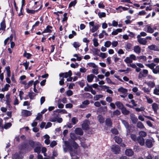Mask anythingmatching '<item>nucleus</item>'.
I'll return each mask as SVG.
<instances>
[{
  "mask_svg": "<svg viewBox=\"0 0 159 159\" xmlns=\"http://www.w3.org/2000/svg\"><path fill=\"white\" fill-rule=\"evenodd\" d=\"M111 44V42L110 41H106L104 43V46L107 48H109Z\"/></svg>",
  "mask_w": 159,
  "mask_h": 159,
  "instance_id": "obj_60",
  "label": "nucleus"
},
{
  "mask_svg": "<svg viewBox=\"0 0 159 159\" xmlns=\"http://www.w3.org/2000/svg\"><path fill=\"white\" fill-rule=\"evenodd\" d=\"M43 137L45 139V140L44 141L45 143L47 145L49 144L50 143L49 136L48 134H46L44 135Z\"/></svg>",
  "mask_w": 159,
  "mask_h": 159,
  "instance_id": "obj_18",
  "label": "nucleus"
},
{
  "mask_svg": "<svg viewBox=\"0 0 159 159\" xmlns=\"http://www.w3.org/2000/svg\"><path fill=\"white\" fill-rule=\"evenodd\" d=\"M22 114L24 116H30L32 113L30 111L27 110H23L22 111Z\"/></svg>",
  "mask_w": 159,
  "mask_h": 159,
  "instance_id": "obj_16",
  "label": "nucleus"
},
{
  "mask_svg": "<svg viewBox=\"0 0 159 159\" xmlns=\"http://www.w3.org/2000/svg\"><path fill=\"white\" fill-rule=\"evenodd\" d=\"M142 90L143 91L148 94H149L151 91V89H149L148 88L144 87L142 89Z\"/></svg>",
  "mask_w": 159,
  "mask_h": 159,
  "instance_id": "obj_38",
  "label": "nucleus"
},
{
  "mask_svg": "<svg viewBox=\"0 0 159 159\" xmlns=\"http://www.w3.org/2000/svg\"><path fill=\"white\" fill-rule=\"evenodd\" d=\"M154 142L153 139H147L145 142L146 145L148 148H151Z\"/></svg>",
  "mask_w": 159,
  "mask_h": 159,
  "instance_id": "obj_7",
  "label": "nucleus"
},
{
  "mask_svg": "<svg viewBox=\"0 0 159 159\" xmlns=\"http://www.w3.org/2000/svg\"><path fill=\"white\" fill-rule=\"evenodd\" d=\"M10 94H7L5 96L6 98V101L7 103V105H9L10 102Z\"/></svg>",
  "mask_w": 159,
  "mask_h": 159,
  "instance_id": "obj_37",
  "label": "nucleus"
},
{
  "mask_svg": "<svg viewBox=\"0 0 159 159\" xmlns=\"http://www.w3.org/2000/svg\"><path fill=\"white\" fill-rule=\"evenodd\" d=\"M134 51L137 54H139L141 52V48L139 46H136L134 47Z\"/></svg>",
  "mask_w": 159,
  "mask_h": 159,
  "instance_id": "obj_19",
  "label": "nucleus"
},
{
  "mask_svg": "<svg viewBox=\"0 0 159 159\" xmlns=\"http://www.w3.org/2000/svg\"><path fill=\"white\" fill-rule=\"evenodd\" d=\"M106 124L107 126H111L112 124V122L110 118H107L106 120Z\"/></svg>",
  "mask_w": 159,
  "mask_h": 159,
  "instance_id": "obj_35",
  "label": "nucleus"
},
{
  "mask_svg": "<svg viewBox=\"0 0 159 159\" xmlns=\"http://www.w3.org/2000/svg\"><path fill=\"white\" fill-rule=\"evenodd\" d=\"M130 118L133 122H136L138 120L135 116L133 115H130Z\"/></svg>",
  "mask_w": 159,
  "mask_h": 159,
  "instance_id": "obj_53",
  "label": "nucleus"
},
{
  "mask_svg": "<svg viewBox=\"0 0 159 159\" xmlns=\"http://www.w3.org/2000/svg\"><path fill=\"white\" fill-rule=\"evenodd\" d=\"M152 108L154 112H156L158 108L157 104L155 103H153L152 105Z\"/></svg>",
  "mask_w": 159,
  "mask_h": 159,
  "instance_id": "obj_31",
  "label": "nucleus"
},
{
  "mask_svg": "<svg viewBox=\"0 0 159 159\" xmlns=\"http://www.w3.org/2000/svg\"><path fill=\"white\" fill-rule=\"evenodd\" d=\"M120 112L119 110H117L113 112L111 114V116L112 117L115 115L118 116L120 115Z\"/></svg>",
  "mask_w": 159,
  "mask_h": 159,
  "instance_id": "obj_49",
  "label": "nucleus"
},
{
  "mask_svg": "<svg viewBox=\"0 0 159 159\" xmlns=\"http://www.w3.org/2000/svg\"><path fill=\"white\" fill-rule=\"evenodd\" d=\"M137 140L141 145L143 146L144 145V140L143 138L138 137L137 138Z\"/></svg>",
  "mask_w": 159,
  "mask_h": 159,
  "instance_id": "obj_17",
  "label": "nucleus"
},
{
  "mask_svg": "<svg viewBox=\"0 0 159 159\" xmlns=\"http://www.w3.org/2000/svg\"><path fill=\"white\" fill-rule=\"evenodd\" d=\"M70 137L73 141L75 140L77 138L74 133H71L70 134Z\"/></svg>",
  "mask_w": 159,
  "mask_h": 159,
  "instance_id": "obj_64",
  "label": "nucleus"
},
{
  "mask_svg": "<svg viewBox=\"0 0 159 159\" xmlns=\"http://www.w3.org/2000/svg\"><path fill=\"white\" fill-rule=\"evenodd\" d=\"M67 141L68 143V144H69L70 146L71 147V150L74 152V153H75L76 154H78V153L77 152V151H79L78 149V144L74 141H73L72 142V146L74 148V150H73L72 148L70 145V143L68 141Z\"/></svg>",
  "mask_w": 159,
  "mask_h": 159,
  "instance_id": "obj_4",
  "label": "nucleus"
},
{
  "mask_svg": "<svg viewBox=\"0 0 159 159\" xmlns=\"http://www.w3.org/2000/svg\"><path fill=\"white\" fill-rule=\"evenodd\" d=\"M139 134L140 137L142 138L145 137L147 135V133L144 131H140Z\"/></svg>",
  "mask_w": 159,
  "mask_h": 159,
  "instance_id": "obj_51",
  "label": "nucleus"
},
{
  "mask_svg": "<svg viewBox=\"0 0 159 159\" xmlns=\"http://www.w3.org/2000/svg\"><path fill=\"white\" fill-rule=\"evenodd\" d=\"M147 35V33L144 32H142L140 33V34H139L137 36V38L141 37V36H145Z\"/></svg>",
  "mask_w": 159,
  "mask_h": 159,
  "instance_id": "obj_62",
  "label": "nucleus"
},
{
  "mask_svg": "<svg viewBox=\"0 0 159 159\" xmlns=\"http://www.w3.org/2000/svg\"><path fill=\"white\" fill-rule=\"evenodd\" d=\"M138 42L140 44L145 45L147 43V41L146 39L144 38H141V37L137 38Z\"/></svg>",
  "mask_w": 159,
  "mask_h": 159,
  "instance_id": "obj_11",
  "label": "nucleus"
},
{
  "mask_svg": "<svg viewBox=\"0 0 159 159\" xmlns=\"http://www.w3.org/2000/svg\"><path fill=\"white\" fill-rule=\"evenodd\" d=\"M116 9L117 10V12L120 13L122 12L123 11L127 10L128 9V8L125 7H123L122 6H119L118 7L116 8Z\"/></svg>",
  "mask_w": 159,
  "mask_h": 159,
  "instance_id": "obj_12",
  "label": "nucleus"
},
{
  "mask_svg": "<svg viewBox=\"0 0 159 159\" xmlns=\"http://www.w3.org/2000/svg\"><path fill=\"white\" fill-rule=\"evenodd\" d=\"M137 58L140 61H145L147 60V58L145 56L143 55L138 56L137 57Z\"/></svg>",
  "mask_w": 159,
  "mask_h": 159,
  "instance_id": "obj_23",
  "label": "nucleus"
},
{
  "mask_svg": "<svg viewBox=\"0 0 159 159\" xmlns=\"http://www.w3.org/2000/svg\"><path fill=\"white\" fill-rule=\"evenodd\" d=\"M103 95L101 94L96 95L93 97V99L95 101L98 100L100 98H102Z\"/></svg>",
  "mask_w": 159,
  "mask_h": 159,
  "instance_id": "obj_43",
  "label": "nucleus"
},
{
  "mask_svg": "<svg viewBox=\"0 0 159 159\" xmlns=\"http://www.w3.org/2000/svg\"><path fill=\"white\" fill-rule=\"evenodd\" d=\"M115 105L119 109H121L124 107L122 103L119 101H117L115 102Z\"/></svg>",
  "mask_w": 159,
  "mask_h": 159,
  "instance_id": "obj_24",
  "label": "nucleus"
},
{
  "mask_svg": "<svg viewBox=\"0 0 159 159\" xmlns=\"http://www.w3.org/2000/svg\"><path fill=\"white\" fill-rule=\"evenodd\" d=\"M99 28V25H95V26H94V27H92L91 28L90 27V30L93 33L96 31L98 30V29Z\"/></svg>",
  "mask_w": 159,
  "mask_h": 159,
  "instance_id": "obj_32",
  "label": "nucleus"
},
{
  "mask_svg": "<svg viewBox=\"0 0 159 159\" xmlns=\"http://www.w3.org/2000/svg\"><path fill=\"white\" fill-rule=\"evenodd\" d=\"M148 48L150 50L155 51H158L159 50L157 46L154 44H152L149 46Z\"/></svg>",
  "mask_w": 159,
  "mask_h": 159,
  "instance_id": "obj_14",
  "label": "nucleus"
},
{
  "mask_svg": "<svg viewBox=\"0 0 159 159\" xmlns=\"http://www.w3.org/2000/svg\"><path fill=\"white\" fill-rule=\"evenodd\" d=\"M94 77L95 76L92 74L88 75L87 77L88 81L89 83L91 82Z\"/></svg>",
  "mask_w": 159,
  "mask_h": 159,
  "instance_id": "obj_22",
  "label": "nucleus"
},
{
  "mask_svg": "<svg viewBox=\"0 0 159 159\" xmlns=\"http://www.w3.org/2000/svg\"><path fill=\"white\" fill-rule=\"evenodd\" d=\"M145 83L151 88H153L155 86V83L152 81L145 82Z\"/></svg>",
  "mask_w": 159,
  "mask_h": 159,
  "instance_id": "obj_30",
  "label": "nucleus"
},
{
  "mask_svg": "<svg viewBox=\"0 0 159 159\" xmlns=\"http://www.w3.org/2000/svg\"><path fill=\"white\" fill-rule=\"evenodd\" d=\"M87 65L89 67H92L93 68H96L97 66L96 64L93 62H89L87 63Z\"/></svg>",
  "mask_w": 159,
  "mask_h": 159,
  "instance_id": "obj_56",
  "label": "nucleus"
},
{
  "mask_svg": "<svg viewBox=\"0 0 159 159\" xmlns=\"http://www.w3.org/2000/svg\"><path fill=\"white\" fill-rule=\"evenodd\" d=\"M73 45L75 48H77L80 46V44L78 42H75L73 43Z\"/></svg>",
  "mask_w": 159,
  "mask_h": 159,
  "instance_id": "obj_40",
  "label": "nucleus"
},
{
  "mask_svg": "<svg viewBox=\"0 0 159 159\" xmlns=\"http://www.w3.org/2000/svg\"><path fill=\"white\" fill-rule=\"evenodd\" d=\"M81 139V138H80V141L81 142V146L84 148L86 149V148H88V145L86 143H85L83 142L82 141Z\"/></svg>",
  "mask_w": 159,
  "mask_h": 159,
  "instance_id": "obj_46",
  "label": "nucleus"
},
{
  "mask_svg": "<svg viewBox=\"0 0 159 159\" xmlns=\"http://www.w3.org/2000/svg\"><path fill=\"white\" fill-rule=\"evenodd\" d=\"M148 73V71L146 69L143 70V71L140 72L139 75V78H141L142 77L146 76Z\"/></svg>",
  "mask_w": 159,
  "mask_h": 159,
  "instance_id": "obj_13",
  "label": "nucleus"
},
{
  "mask_svg": "<svg viewBox=\"0 0 159 159\" xmlns=\"http://www.w3.org/2000/svg\"><path fill=\"white\" fill-rule=\"evenodd\" d=\"M64 143L66 148H64L63 147L64 151L66 152L67 151V149H68L70 151V154L72 157V159H77L76 155H78V154H76L75 153L74 154V152L71 150V148L70 146L68 143L67 141H65Z\"/></svg>",
  "mask_w": 159,
  "mask_h": 159,
  "instance_id": "obj_1",
  "label": "nucleus"
},
{
  "mask_svg": "<svg viewBox=\"0 0 159 159\" xmlns=\"http://www.w3.org/2000/svg\"><path fill=\"white\" fill-rule=\"evenodd\" d=\"M80 54H74L73 55V56L74 57H76L77 58V59H76L78 61H80L81 60L82 58L80 56Z\"/></svg>",
  "mask_w": 159,
  "mask_h": 159,
  "instance_id": "obj_57",
  "label": "nucleus"
},
{
  "mask_svg": "<svg viewBox=\"0 0 159 159\" xmlns=\"http://www.w3.org/2000/svg\"><path fill=\"white\" fill-rule=\"evenodd\" d=\"M118 92L124 94L126 93L127 92V89L123 88V87L120 88L118 89Z\"/></svg>",
  "mask_w": 159,
  "mask_h": 159,
  "instance_id": "obj_28",
  "label": "nucleus"
},
{
  "mask_svg": "<svg viewBox=\"0 0 159 159\" xmlns=\"http://www.w3.org/2000/svg\"><path fill=\"white\" fill-rule=\"evenodd\" d=\"M75 132L76 134L80 135H81L83 134V132L80 128H76Z\"/></svg>",
  "mask_w": 159,
  "mask_h": 159,
  "instance_id": "obj_21",
  "label": "nucleus"
},
{
  "mask_svg": "<svg viewBox=\"0 0 159 159\" xmlns=\"http://www.w3.org/2000/svg\"><path fill=\"white\" fill-rule=\"evenodd\" d=\"M98 119L100 123H103L104 120V119L101 115H99L98 116Z\"/></svg>",
  "mask_w": 159,
  "mask_h": 159,
  "instance_id": "obj_39",
  "label": "nucleus"
},
{
  "mask_svg": "<svg viewBox=\"0 0 159 159\" xmlns=\"http://www.w3.org/2000/svg\"><path fill=\"white\" fill-rule=\"evenodd\" d=\"M0 30H5L6 28V26L5 23V21L4 20H3V21L0 24Z\"/></svg>",
  "mask_w": 159,
  "mask_h": 159,
  "instance_id": "obj_29",
  "label": "nucleus"
},
{
  "mask_svg": "<svg viewBox=\"0 0 159 159\" xmlns=\"http://www.w3.org/2000/svg\"><path fill=\"white\" fill-rule=\"evenodd\" d=\"M96 55H98L102 59H104L107 56V54L106 53L100 52L99 54H96Z\"/></svg>",
  "mask_w": 159,
  "mask_h": 159,
  "instance_id": "obj_33",
  "label": "nucleus"
},
{
  "mask_svg": "<svg viewBox=\"0 0 159 159\" xmlns=\"http://www.w3.org/2000/svg\"><path fill=\"white\" fill-rule=\"evenodd\" d=\"M155 30H156V28H152L150 25H146L143 29L144 31L150 34L153 33Z\"/></svg>",
  "mask_w": 159,
  "mask_h": 159,
  "instance_id": "obj_3",
  "label": "nucleus"
},
{
  "mask_svg": "<svg viewBox=\"0 0 159 159\" xmlns=\"http://www.w3.org/2000/svg\"><path fill=\"white\" fill-rule=\"evenodd\" d=\"M137 126L138 128L141 129L145 128V127L143 123L140 121H139L137 123Z\"/></svg>",
  "mask_w": 159,
  "mask_h": 159,
  "instance_id": "obj_34",
  "label": "nucleus"
},
{
  "mask_svg": "<svg viewBox=\"0 0 159 159\" xmlns=\"http://www.w3.org/2000/svg\"><path fill=\"white\" fill-rule=\"evenodd\" d=\"M114 139L116 142L118 143H120L122 141V139L121 138L118 136H116L114 138Z\"/></svg>",
  "mask_w": 159,
  "mask_h": 159,
  "instance_id": "obj_47",
  "label": "nucleus"
},
{
  "mask_svg": "<svg viewBox=\"0 0 159 159\" xmlns=\"http://www.w3.org/2000/svg\"><path fill=\"white\" fill-rule=\"evenodd\" d=\"M13 38V36L11 35L9 37L7 38V39H6L4 41V44L5 45H6L7 43L8 42H10L12 41Z\"/></svg>",
  "mask_w": 159,
  "mask_h": 159,
  "instance_id": "obj_26",
  "label": "nucleus"
},
{
  "mask_svg": "<svg viewBox=\"0 0 159 159\" xmlns=\"http://www.w3.org/2000/svg\"><path fill=\"white\" fill-rule=\"evenodd\" d=\"M121 110L122 113L124 115H128L129 113V111L127 110L124 107Z\"/></svg>",
  "mask_w": 159,
  "mask_h": 159,
  "instance_id": "obj_36",
  "label": "nucleus"
},
{
  "mask_svg": "<svg viewBox=\"0 0 159 159\" xmlns=\"http://www.w3.org/2000/svg\"><path fill=\"white\" fill-rule=\"evenodd\" d=\"M98 15L100 18H102V17H105L106 16V14L105 13L102 12H98Z\"/></svg>",
  "mask_w": 159,
  "mask_h": 159,
  "instance_id": "obj_52",
  "label": "nucleus"
},
{
  "mask_svg": "<svg viewBox=\"0 0 159 159\" xmlns=\"http://www.w3.org/2000/svg\"><path fill=\"white\" fill-rule=\"evenodd\" d=\"M55 112L58 113H67V112L65 109H57L55 111Z\"/></svg>",
  "mask_w": 159,
  "mask_h": 159,
  "instance_id": "obj_42",
  "label": "nucleus"
},
{
  "mask_svg": "<svg viewBox=\"0 0 159 159\" xmlns=\"http://www.w3.org/2000/svg\"><path fill=\"white\" fill-rule=\"evenodd\" d=\"M125 62L126 63H131L132 62V60L129 57H126L124 60Z\"/></svg>",
  "mask_w": 159,
  "mask_h": 159,
  "instance_id": "obj_45",
  "label": "nucleus"
},
{
  "mask_svg": "<svg viewBox=\"0 0 159 159\" xmlns=\"http://www.w3.org/2000/svg\"><path fill=\"white\" fill-rule=\"evenodd\" d=\"M35 152L39 154L41 152V148L39 147H37L34 149Z\"/></svg>",
  "mask_w": 159,
  "mask_h": 159,
  "instance_id": "obj_61",
  "label": "nucleus"
},
{
  "mask_svg": "<svg viewBox=\"0 0 159 159\" xmlns=\"http://www.w3.org/2000/svg\"><path fill=\"white\" fill-rule=\"evenodd\" d=\"M10 87V85L8 84H6L4 87L2 88L1 90L2 92L7 91L8 89V88Z\"/></svg>",
  "mask_w": 159,
  "mask_h": 159,
  "instance_id": "obj_41",
  "label": "nucleus"
},
{
  "mask_svg": "<svg viewBox=\"0 0 159 159\" xmlns=\"http://www.w3.org/2000/svg\"><path fill=\"white\" fill-rule=\"evenodd\" d=\"M52 28V27L51 26L48 25L46 27V29L42 32V33H51L52 32L51 29Z\"/></svg>",
  "mask_w": 159,
  "mask_h": 159,
  "instance_id": "obj_20",
  "label": "nucleus"
},
{
  "mask_svg": "<svg viewBox=\"0 0 159 159\" xmlns=\"http://www.w3.org/2000/svg\"><path fill=\"white\" fill-rule=\"evenodd\" d=\"M31 55H32L30 54L26 53L25 51L23 54V56L24 57H26L28 59L30 58Z\"/></svg>",
  "mask_w": 159,
  "mask_h": 159,
  "instance_id": "obj_59",
  "label": "nucleus"
},
{
  "mask_svg": "<svg viewBox=\"0 0 159 159\" xmlns=\"http://www.w3.org/2000/svg\"><path fill=\"white\" fill-rule=\"evenodd\" d=\"M72 75V73L71 70H69L68 72L65 73H61L59 74L60 77H62L63 78H67L71 76Z\"/></svg>",
  "mask_w": 159,
  "mask_h": 159,
  "instance_id": "obj_5",
  "label": "nucleus"
},
{
  "mask_svg": "<svg viewBox=\"0 0 159 159\" xmlns=\"http://www.w3.org/2000/svg\"><path fill=\"white\" fill-rule=\"evenodd\" d=\"M111 149L112 151L115 154L119 153L120 152V149L119 146L118 145H114L112 146Z\"/></svg>",
  "mask_w": 159,
  "mask_h": 159,
  "instance_id": "obj_8",
  "label": "nucleus"
},
{
  "mask_svg": "<svg viewBox=\"0 0 159 159\" xmlns=\"http://www.w3.org/2000/svg\"><path fill=\"white\" fill-rule=\"evenodd\" d=\"M90 102L88 100H86L82 102V104L80 105V107L81 108H85L86 107V106L89 104Z\"/></svg>",
  "mask_w": 159,
  "mask_h": 159,
  "instance_id": "obj_15",
  "label": "nucleus"
},
{
  "mask_svg": "<svg viewBox=\"0 0 159 159\" xmlns=\"http://www.w3.org/2000/svg\"><path fill=\"white\" fill-rule=\"evenodd\" d=\"M90 124L88 120H85L82 125V127L84 129L87 130L89 129V125Z\"/></svg>",
  "mask_w": 159,
  "mask_h": 159,
  "instance_id": "obj_6",
  "label": "nucleus"
},
{
  "mask_svg": "<svg viewBox=\"0 0 159 159\" xmlns=\"http://www.w3.org/2000/svg\"><path fill=\"white\" fill-rule=\"evenodd\" d=\"M134 152L131 149H127L125 151V155L129 157L132 156L134 154Z\"/></svg>",
  "mask_w": 159,
  "mask_h": 159,
  "instance_id": "obj_10",
  "label": "nucleus"
},
{
  "mask_svg": "<svg viewBox=\"0 0 159 159\" xmlns=\"http://www.w3.org/2000/svg\"><path fill=\"white\" fill-rule=\"evenodd\" d=\"M28 95L30 99L31 100H33L34 99L36 94L33 92H30L28 93Z\"/></svg>",
  "mask_w": 159,
  "mask_h": 159,
  "instance_id": "obj_27",
  "label": "nucleus"
},
{
  "mask_svg": "<svg viewBox=\"0 0 159 159\" xmlns=\"http://www.w3.org/2000/svg\"><path fill=\"white\" fill-rule=\"evenodd\" d=\"M153 93L157 95H159V86H157L154 90Z\"/></svg>",
  "mask_w": 159,
  "mask_h": 159,
  "instance_id": "obj_44",
  "label": "nucleus"
},
{
  "mask_svg": "<svg viewBox=\"0 0 159 159\" xmlns=\"http://www.w3.org/2000/svg\"><path fill=\"white\" fill-rule=\"evenodd\" d=\"M122 29H117L116 30H114L112 32L111 34L113 35H116L119 33L121 32Z\"/></svg>",
  "mask_w": 159,
  "mask_h": 159,
  "instance_id": "obj_25",
  "label": "nucleus"
},
{
  "mask_svg": "<svg viewBox=\"0 0 159 159\" xmlns=\"http://www.w3.org/2000/svg\"><path fill=\"white\" fill-rule=\"evenodd\" d=\"M135 111L137 112H139L140 111H144L145 108L143 107H141L140 108H134Z\"/></svg>",
  "mask_w": 159,
  "mask_h": 159,
  "instance_id": "obj_54",
  "label": "nucleus"
},
{
  "mask_svg": "<svg viewBox=\"0 0 159 159\" xmlns=\"http://www.w3.org/2000/svg\"><path fill=\"white\" fill-rule=\"evenodd\" d=\"M144 97L146 99L147 102L149 104H151L153 102V101L152 99L146 95Z\"/></svg>",
  "mask_w": 159,
  "mask_h": 159,
  "instance_id": "obj_50",
  "label": "nucleus"
},
{
  "mask_svg": "<svg viewBox=\"0 0 159 159\" xmlns=\"http://www.w3.org/2000/svg\"><path fill=\"white\" fill-rule=\"evenodd\" d=\"M76 35V32L72 30V34H69L68 37L70 39H72L74 37V36H75Z\"/></svg>",
  "mask_w": 159,
  "mask_h": 159,
  "instance_id": "obj_55",
  "label": "nucleus"
},
{
  "mask_svg": "<svg viewBox=\"0 0 159 159\" xmlns=\"http://www.w3.org/2000/svg\"><path fill=\"white\" fill-rule=\"evenodd\" d=\"M146 65L152 70V72L154 74H159V65L157 66L155 68L154 67L156 66V65L154 63H152L151 64H146Z\"/></svg>",
  "mask_w": 159,
  "mask_h": 159,
  "instance_id": "obj_2",
  "label": "nucleus"
},
{
  "mask_svg": "<svg viewBox=\"0 0 159 159\" xmlns=\"http://www.w3.org/2000/svg\"><path fill=\"white\" fill-rule=\"evenodd\" d=\"M98 7L99 8H105V5L104 4V3L103 2H101L98 4Z\"/></svg>",
  "mask_w": 159,
  "mask_h": 159,
  "instance_id": "obj_58",
  "label": "nucleus"
},
{
  "mask_svg": "<svg viewBox=\"0 0 159 159\" xmlns=\"http://www.w3.org/2000/svg\"><path fill=\"white\" fill-rule=\"evenodd\" d=\"M93 45L95 47H97L99 45V43L98 42V39L96 38H94L93 39Z\"/></svg>",
  "mask_w": 159,
  "mask_h": 159,
  "instance_id": "obj_48",
  "label": "nucleus"
},
{
  "mask_svg": "<svg viewBox=\"0 0 159 159\" xmlns=\"http://www.w3.org/2000/svg\"><path fill=\"white\" fill-rule=\"evenodd\" d=\"M12 157L13 159H23V157L21 153H16L13 155Z\"/></svg>",
  "mask_w": 159,
  "mask_h": 159,
  "instance_id": "obj_9",
  "label": "nucleus"
},
{
  "mask_svg": "<svg viewBox=\"0 0 159 159\" xmlns=\"http://www.w3.org/2000/svg\"><path fill=\"white\" fill-rule=\"evenodd\" d=\"M122 123L125 126V127L127 129L129 127V124L125 120H122Z\"/></svg>",
  "mask_w": 159,
  "mask_h": 159,
  "instance_id": "obj_63",
  "label": "nucleus"
}]
</instances>
